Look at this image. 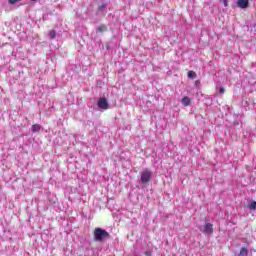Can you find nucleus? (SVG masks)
<instances>
[{"label":"nucleus","instance_id":"f257e3e1","mask_svg":"<svg viewBox=\"0 0 256 256\" xmlns=\"http://www.w3.org/2000/svg\"><path fill=\"white\" fill-rule=\"evenodd\" d=\"M94 241L96 242H101V241H105L107 239L111 238V234H109V232H107V230L103 229V228H95L94 229Z\"/></svg>","mask_w":256,"mask_h":256},{"label":"nucleus","instance_id":"f03ea898","mask_svg":"<svg viewBox=\"0 0 256 256\" xmlns=\"http://www.w3.org/2000/svg\"><path fill=\"white\" fill-rule=\"evenodd\" d=\"M151 177H153V172L149 169H145L141 172L140 183H149L151 181Z\"/></svg>","mask_w":256,"mask_h":256},{"label":"nucleus","instance_id":"7ed1b4c3","mask_svg":"<svg viewBox=\"0 0 256 256\" xmlns=\"http://www.w3.org/2000/svg\"><path fill=\"white\" fill-rule=\"evenodd\" d=\"M98 107L99 109H104V110L109 109V102H107V98H100L98 100Z\"/></svg>","mask_w":256,"mask_h":256},{"label":"nucleus","instance_id":"20e7f679","mask_svg":"<svg viewBox=\"0 0 256 256\" xmlns=\"http://www.w3.org/2000/svg\"><path fill=\"white\" fill-rule=\"evenodd\" d=\"M237 7L247 9L249 7V0H237Z\"/></svg>","mask_w":256,"mask_h":256},{"label":"nucleus","instance_id":"39448f33","mask_svg":"<svg viewBox=\"0 0 256 256\" xmlns=\"http://www.w3.org/2000/svg\"><path fill=\"white\" fill-rule=\"evenodd\" d=\"M204 233L207 235H212L213 233V224L211 223H206L204 226Z\"/></svg>","mask_w":256,"mask_h":256},{"label":"nucleus","instance_id":"423d86ee","mask_svg":"<svg viewBox=\"0 0 256 256\" xmlns=\"http://www.w3.org/2000/svg\"><path fill=\"white\" fill-rule=\"evenodd\" d=\"M181 103L184 105V107H189V105H191V99L185 96L182 98Z\"/></svg>","mask_w":256,"mask_h":256},{"label":"nucleus","instance_id":"0eeeda50","mask_svg":"<svg viewBox=\"0 0 256 256\" xmlns=\"http://www.w3.org/2000/svg\"><path fill=\"white\" fill-rule=\"evenodd\" d=\"M38 131H41V125L39 124L32 125V133H38Z\"/></svg>","mask_w":256,"mask_h":256},{"label":"nucleus","instance_id":"6e6552de","mask_svg":"<svg viewBox=\"0 0 256 256\" xmlns=\"http://www.w3.org/2000/svg\"><path fill=\"white\" fill-rule=\"evenodd\" d=\"M188 77L189 79H195V77H197V73H195V71H188Z\"/></svg>","mask_w":256,"mask_h":256},{"label":"nucleus","instance_id":"1a4fd4ad","mask_svg":"<svg viewBox=\"0 0 256 256\" xmlns=\"http://www.w3.org/2000/svg\"><path fill=\"white\" fill-rule=\"evenodd\" d=\"M49 37L50 39H55V37H57V32L55 30H51L49 32Z\"/></svg>","mask_w":256,"mask_h":256},{"label":"nucleus","instance_id":"9d476101","mask_svg":"<svg viewBox=\"0 0 256 256\" xmlns=\"http://www.w3.org/2000/svg\"><path fill=\"white\" fill-rule=\"evenodd\" d=\"M240 255H249V250L245 247L241 248Z\"/></svg>","mask_w":256,"mask_h":256},{"label":"nucleus","instance_id":"9b49d317","mask_svg":"<svg viewBox=\"0 0 256 256\" xmlns=\"http://www.w3.org/2000/svg\"><path fill=\"white\" fill-rule=\"evenodd\" d=\"M98 31H99V33H104V31H107V26H105V25L99 26Z\"/></svg>","mask_w":256,"mask_h":256},{"label":"nucleus","instance_id":"f8f14e48","mask_svg":"<svg viewBox=\"0 0 256 256\" xmlns=\"http://www.w3.org/2000/svg\"><path fill=\"white\" fill-rule=\"evenodd\" d=\"M249 209H252V210H256V201H253L251 202L249 205H248Z\"/></svg>","mask_w":256,"mask_h":256},{"label":"nucleus","instance_id":"ddd939ff","mask_svg":"<svg viewBox=\"0 0 256 256\" xmlns=\"http://www.w3.org/2000/svg\"><path fill=\"white\" fill-rule=\"evenodd\" d=\"M106 8H107V4H102L98 7V11H105Z\"/></svg>","mask_w":256,"mask_h":256},{"label":"nucleus","instance_id":"4468645a","mask_svg":"<svg viewBox=\"0 0 256 256\" xmlns=\"http://www.w3.org/2000/svg\"><path fill=\"white\" fill-rule=\"evenodd\" d=\"M220 3H223L225 7H229V0H220Z\"/></svg>","mask_w":256,"mask_h":256},{"label":"nucleus","instance_id":"2eb2a0df","mask_svg":"<svg viewBox=\"0 0 256 256\" xmlns=\"http://www.w3.org/2000/svg\"><path fill=\"white\" fill-rule=\"evenodd\" d=\"M19 1H21V0H8V3L10 5H15V3H19Z\"/></svg>","mask_w":256,"mask_h":256},{"label":"nucleus","instance_id":"dca6fc26","mask_svg":"<svg viewBox=\"0 0 256 256\" xmlns=\"http://www.w3.org/2000/svg\"><path fill=\"white\" fill-rule=\"evenodd\" d=\"M219 93H220L221 95H223V93H225V88L221 87V88L219 89Z\"/></svg>","mask_w":256,"mask_h":256},{"label":"nucleus","instance_id":"f3484780","mask_svg":"<svg viewBox=\"0 0 256 256\" xmlns=\"http://www.w3.org/2000/svg\"><path fill=\"white\" fill-rule=\"evenodd\" d=\"M146 255H149V253H146Z\"/></svg>","mask_w":256,"mask_h":256},{"label":"nucleus","instance_id":"a211bd4d","mask_svg":"<svg viewBox=\"0 0 256 256\" xmlns=\"http://www.w3.org/2000/svg\"><path fill=\"white\" fill-rule=\"evenodd\" d=\"M32 1H37V0H32Z\"/></svg>","mask_w":256,"mask_h":256}]
</instances>
